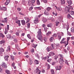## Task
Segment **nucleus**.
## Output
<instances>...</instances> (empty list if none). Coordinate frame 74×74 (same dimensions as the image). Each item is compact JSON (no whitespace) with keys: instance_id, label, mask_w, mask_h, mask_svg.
Listing matches in <instances>:
<instances>
[{"instance_id":"nucleus-1","label":"nucleus","mask_w":74,"mask_h":74,"mask_svg":"<svg viewBox=\"0 0 74 74\" xmlns=\"http://www.w3.org/2000/svg\"><path fill=\"white\" fill-rule=\"evenodd\" d=\"M37 33L38 34L37 36V37L39 40L41 42H42V36L41 35V34H42V33H41V29H39Z\"/></svg>"},{"instance_id":"nucleus-2","label":"nucleus","mask_w":74,"mask_h":74,"mask_svg":"<svg viewBox=\"0 0 74 74\" xmlns=\"http://www.w3.org/2000/svg\"><path fill=\"white\" fill-rule=\"evenodd\" d=\"M65 8H67V9H68V12H70V14H71V15H73V14H74V12L73 11H70V8H71L72 9V10H73V8L71 6H70V8H68L67 6H66L65 7Z\"/></svg>"},{"instance_id":"nucleus-3","label":"nucleus","mask_w":74,"mask_h":74,"mask_svg":"<svg viewBox=\"0 0 74 74\" xmlns=\"http://www.w3.org/2000/svg\"><path fill=\"white\" fill-rule=\"evenodd\" d=\"M34 23L36 24L38 23V18H36L34 20Z\"/></svg>"},{"instance_id":"nucleus-4","label":"nucleus","mask_w":74,"mask_h":74,"mask_svg":"<svg viewBox=\"0 0 74 74\" xmlns=\"http://www.w3.org/2000/svg\"><path fill=\"white\" fill-rule=\"evenodd\" d=\"M56 70H60L62 69L61 66H58L55 67Z\"/></svg>"},{"instance_id":"nucleus-5","label":"nucleus","mask_w":74,"mask_h":74,"mask_svg":"<svg viewBox=\"0 0 74 74\" xmlns=\"http://www.w3.org/2000/svg\"><path fill=\"white\" fill-rule=\"evenodd\" d=\"M52 49H52L51 47L50 46L47 47L46 49V50L48 52H49L50 51H51V50H52Z\"/></svg>"},{"instance_id":"nucleus-6","label":"nucleus","mask_w":74,"mask_h":74,"mask_svg":"<svg viewBox=\"0 0 74 74\" xmlns=\"http://www.w3.org/2000/svg\"><path fill=\"white\" fill-rule=\"evenodd\" d=\"M44 14L45 15H46V16H48L49 14V12H48L47 10H45Z\"/></svg>"},{"instance_id":"nucleus-7","label":"nucleus","mask_w":74,"mask_h":74,"mask_svg":"<svg viewBox=\"0 0 74 74\" xmlns=\"http://www.w3.org/2000/svg\"><path fill=\"white\" fill-rule=\"evenodd\" d=\"M60 63L61 64H63L64 62V60H63V59H62V58H60Z\"/></svg>"},{"instance_id":"nucleus-8","label":"nucleus","mask_w":74,"mask_h":74,"mask_svg":"<svg viewBox=\"0 0 74 74\" xmlns=\"http://www.w3.org/2000/svg\"><path fill=\"white\" fill-rule=\"evenodd\" d=\"M2 63L3 64L1 65V66L4 68H6L7 67V65L5 64V63L3 62Z\"/></svg>"},{"instance_id":"nucleus-9","label":"nucleus","mask_w":74,"mask_h":74,"mask_svg":"<svg viewBox=\"0 0 74 74\" xmlns=\"http://www.w3.org/2000/svg\"><path fill=\"white\" fill-rule=\"evenodd\" d=\"M55 54L53 52H50L49 53V56H53V55H55Z\"/></svg>"},{"instance_id":"nucleus-10","label":"nucleus","mask_w":74,"mask_h":74,"mask_svg":"<svg viewBox=\"0 0 74 74\" xmlns=\"http://www.w3.org/2000/svg\"><path fill=\"white\" fill-rule=\"evenodd\" d=\"M65 40V38H63L61 42H60V43H61V44H63V43H66V42H63V41H64Z\"/></svg>"},{"instance_id":"nucleus-11","label":"nucleus","mask_w":74,"mask_h":74,"mask_svg":"<svg viewBox=\"0 0 74 74\" xmlns=\"http://www.w3.org/2000/svg\"><path fill=\"white\" fill-rule=\"evenodd\" d=\"M8 58H9V56H5L4 57L5 60H6V61H8Z\"/></svg>"},{"instance_id":"nucleus-12","label":"nucleus","mask_w":74,"mask_h":74,"mask_svg":"<svg viewBox=\"0 0 74 74\" xmlns=\"http://www.w3.org/2000/svg\"><path fill=\"white\" fill-rule=\"evenodd\" d=\"M58 38L59 40H60L61 38H62V36L61 34L60 33H58Z\"/></svg>"},{"instance_id":"nucleus-13","label":"nucleus","mask_w":74,"mask_h":74,"mask_svg":"<svg viewBox=\"0 0 74 74\" xmlns=\"http://www.w3.org/2000/svg\"><path fill=\"white\" fill-rule=\"evenodd\" d=\"M60 3L61 4H65V0H60Z\"/></svg>"},{"instance_id":"nucleus-14","label":"nucleus","mask_w":74,"mask_h":74,"mask_svg":"<svg viewBox=\"0 0 74 74\" xmlns=\"http://www.w3.org/2000/svg\"><path fill=\"white\" fill-rule=\"evenodd\" d=\"M67 1L69 5H71L72 4V1L71 0Z\"/></svg>"},{"instance_id":"nucleus-15","label":"nucleus","mask_w":74,"mask_h":74,"mask_svg":"<svg viewBox=\"0 0 74 74\" xmlns=\"http://www.w3.org/2000/svg\"><path fill=\"white\" fill-rule=\"evenodd\" d=\"M0 37H2V38H4L5 37V36L2 33H0Z\"/></svg>"},{"instance_id":"nucleus-16","label":"nucleus","mask_w":74,"mask_h":74,"mask_svg":"<svg viewBox=\"0 0 74 74\" xmlns=\"http://www.w3.org/2000/svg\"><path fill=\"white\" fill-rule=\"evenodd\" d=\"M20 20H18L16 22V23L18 24L19 26H21V23H20Z\"/></svg>"},{"instance_id":"nucleus-17","label":"nucleus","mask_w":74,"mask_h":74,"mask_svg":"<svg viewBox=\"0 0 74 74\" xmlns=\"http://www.w3.org/2000/svg\"><path fill=\"white\" fill-rule=\"evenodd\" d=\"M42 21L44 23H45V22L47 21V19L46 18H44L42 20Z\"/></svg>"},{"instance_id":"nucleus-18","label":"nucleus","mask_w":74,"mask_h":74,"mask_svg":"<svg viewBox=\"0 0 74 74\" xmlns=\"http://www.w3.org/2000/svg\"><path fill=\"white\" fill-rule=\"evenodd\" d=\"M10 3V0H7L6 2L5 3L6 5H7Z\"/></svg>"},{"instance_id":"nucleus-19","label":"nucleus","mask_w":74,"mask_h":74,"mask_svg":"<svg viewBox=\"0 0 74 74\" xmlns=\"http://www.w3.org/2000/svg\"><path fill=\"white\" fill-rule=\"evenodd\" d=\"M32 4V1H31V0H29L28 1V5L29 6H30Z\"/></svg>"},{"instance_id":"nucleus-20","label":"nucleus","mask_w":74,"mask_h":74,"mask_svg":"<svg viewBox=\"0 0 74 74\" xmlns=\"http://www.w3.org/2000/svg\"><path fill=\"white\" fill-rule=\"evenodd\" d=\"M21 23L23 25H25V21L24 20H22L21 21Z\"/></svg>"},{"instance_id":"nucleus-21","label":"nucleus","mask_w":74,"mask_h":74,"mask_svg":"<svg viewBox=\"0 0 74 74\" xmlns=\"http://www.w3.org/2000/svg\"><path fill=\"white\" fill-rule=\"evenodd\" d=\"M51 45L52 47V48H51L52 49H55V44H51Z\"/></svg>"},{"instance_id":"nucleus-22","label":"nucleus","mask_w":74,"mask_h":74,"mask_svg":"<svg viewBox=\"0 0 74 74\" xmlns=\"http://www.w3.org/2000/svg\"><path fill=\"white\" fill-rule=\"evenodd\" d=\"M10 49L11 48H10V46H8V49L6 50L7 52H8V51L10 52Z\"/></svg>"},{"instance_id":"nucleus-23","label":"nucleus","mask_w":74,"mask_h":74,"mask_svg":"<svg viewBox=\"0 0 74 74\" xmlns=\"http://www.w3.org/2000/svg\"><path fill=\"white\" fill-rule=\"evenodd\" d=\"M70 37H69L67 38V42H66L67 43L66 44V45H68V44H69V40H70Z\"/></svg>"},{"instance_id":"nucleus-24","label":"nucleus","mask_w":74,"mask_h":74,"mask_svg":"<svg viewBox=\"0 0 74 74\" xmlns=\"http://www.w3.org/2000/svg\"><path fill=\"white\" fill-rule=\"evenodd\" d=\"M56 7L57 9V10H58V11H62V8L61 7H60V8H57V7H56Z\"/></svg>"},{"instance_id":"nucleus-25","label":"nucleus","mask_w":74,"mask_h":74,"mask_svg":"<svg viewBox=\"0 0 74 74\" xmlns=\"http://www.w3.org/2000/svg\"><path fill=\"white\" fill-rule=\"evenodd\" d=\"M53 40H54V38L53 37H51L49 39L50 41L51 42H52Z\"/></svg>"},{"instance_id":"nucleus-26","label":"nucleus","mask_w":74,"mask_h":74,"mask_svg":"<svg viewBox=\"0 0 74 74\" xmlns=\"http://www.w3.org/2000/svg\"><path fill=\"white\" fill-rule=\"evenodd\" d=\"M47 26L48 27H51L52 26V24L50 23L49 24H48Z\"/></svg>"},{"instance_id":"nucleus-27","label":"nucleus","mask_w":74,"mask_h":74,"mask_svg":"<svg viewBox=\"0 0 74 74\" xmlns=\"http://www.w3.org/2000/svg\"><path fill=\"white\" fill-rule=\"evenodd\" d=\"M34 62L35 63H36V64H39V62H38V61L36 60H35Z\"/></svg>"},{"instance_id":"nucleus-28","label":"nucleus","mask_w":74,"mask_h":74,"mask_svg":"<svg viewBox=\"0 0 74 74\" xmlns=\"http://www.w3.org/2000/svg\"><path fill=\"white\" fill-rule=\"evenodd\" d=\"M67 17L68 18H69V19H70V18H72L71 16L69 14H68L67 16Z\"/></svg>"},{"instance_id":"nucleus-29","label":"nucleus","mask_w":74,"mask_h":74,"mask_svg":"<svg viewBox=\"0 0 74 74\" xmlns=\"http://www.w3.org/2000/svg\"><path fill=\"white\" fill-rule=\"evenodd\" d=\"M5 72L6 73H7V74H10V71L8 70H5Z\"/></svg>"},{"instance_id":"nucleus-30","label":"nucleus","mask_w":74,"mask_h":74,"mask_svg":"<svg viewBox=\"0 0 74 74\" xmlns=\"http://www.w3.org/2000/svg\"><path fill=\"white\" fill-rule=\"evenodd\" d=\"M58 56H60V57H61V58L62 59H63V55L62 54H59L58 55Z\"/></svg>"},{"instance_id":"nucleus-31","label":"nucleus","mask_w":74,"mask_h":74,"mask_svg":"<svg viewBox=\"0 0 74 74\" xmlns=\"http://www.w3.org/2000/svg\"><path fill=\"white\" fill-rule=\"evenodd\" d=\"M5 42V40H3L0 41V44H2Z\"/></svg>"},{"instance_id":"nucleus-32","label":"nucleus","mask_w":74,"mask_h":74,"mask_svg":"<svg viewBox=\"0 0 74 74\" xmlns=\"http://www.w3.org/2000/svg\"><path fill=\"white\" fill-rule=\"evenodd\" d=\"M36 3L37 5H40V2L39 0H37Z\"/></svg>"},{"instance_id":"nucleus-33","label":"nucleus","mask_w":74,"mask_h":74,"mask_svg":"<svg viewBox=\"0 0 74 74\" xmlns=\"http://www.w3.org/2000/svg\"><path fill=\"white\" fill-rule=\"evenodd\" d=\"M65 64H67L68 66L69 65V63H68V61H67V60H65Z\"/></svg>"},{"instance_id":"nucleus-34","label":"nucleus","mask_w":74,"mask_h":74,"mask_svg":"<svg viewBox=\"0 0 74 74\" xmlns=\"http://www.w3.org/2000/svg\"><path fill=\"white\" fill-rule=\"evenodd\" d=\"M6 37L8 38H11V35L10 34H8L6 35Z\"/></svg>"},{"instance_id":"nucleus-35","label":"nucleus","mask_w":74,"mask_h":74,"mask_svg":"<svg viewBox=\"0 0 74 74\" xmlns=\"http://www.w3.org/2000/svg\"><path fill=\"white\" fill-rule=\"evenodd\" d=\"M51 32L49 31L48 33L46 34L47 36H49V34H51Z\"/></svg>"},{"instance_id":"nucleus-36","label":"nucleus","mask_w":74,"mask_h":74,"mask_svg":"<svg viewBox=\"0 0 74 74\" xmlns=\"http://www.w3.org/2000/svg\"><path fill=\"white\" fill-rule=\"evenodd\" d=\"M10 56L11 58L12 59V60H14V56L12 55H11Z\"/></svg>"},{"instance_id":"nucleus-37","label":"nucleus","mask_w":74,"mask_h":74,"mask_svg":"<svg viewBox=\"0 0 74 74\" xmlns=\"http://www.w3.org/2000/svg\"><path fill=\"white\" fill-rule=\"evenodd\" d=\"M8 33V31L7 30V29H5V34H7V33Z\"/></svg>"},{"instance_id":"nucleus-38","label":"nucleus","mask_w":74,"mask_h":74,"mask_svg":"<svg viewBox=\"0 0 74 74\" xmlns=\"http://www.w3.org/2000/svg\"><path fill=\"white\" fill-rule=\"evenodd\" d=\"M30 23H28L27 24V27L28 29L30 28Z\"/></svg>"},{"instance_id":"nucleus-39","label":"nucleus","mask_w":74,"mask_h":74,"mask_svg":"<svg viewBox=\"0 0 74 74\" xmlns=\"http://www.w3.org/2000/svg\"><path fill=\"white\" fill-rule=\"evenodd\" d=\"M46 10H47V11H50V10H51V8H49V7H48L47 8Z\"/></svg>"},{"instance_id":"nucleus-40","label":"nucleus","mask_w":74,"mask_h":74,"mask_svg":"<svg viewBox=\"0 0 74 74\" xmlns=\"http://www.w3.org/2000/svg\"><path fill=\"white\" fill-rule=\"evenodd\" d=\"M67 27V25L66 24H64L63 26V28H64V29H65V28H66Z\"/></svg>"},{"instance_id":"nucleus-41","label":"nucleus","mask_w":74,"mask_h":74,"mask_svg":"<svg viewBox=\"0 0 74 74\" xmlns=\"http://www.w3.org/2000/svg\"><path fill=\"white\" fill-rule=\"evenodd\" d=\"M56 26H58V25H59V22H58V21H57L56 22Z\"/></svg>"},{"instance_id":"nucleus-42","label":"nucleus","mask_w":74,"mask_h":74,"mask_svg":"<svg viewBox=\"0 0 74 74\" xmlns=\"http://www.w3.org/2000/svg\"><path fill=\"white\" fill-rule=\"evenodd\" d=\"M27 37H28L29 38V39H31V37L30 36V34H28L27 35Z\"/></svg>"},{"instance_id":"nucleus-43","label":"nucleus","mask_w":74,"mask_h":74,"mask_svg":"<svg viewBox=\"0 0 74 74\" xmlns=\"http://www.w3.org/2000/svg\"><path fill=\"white\" fill-rule=\"evenodd\" d=\"M53 37H57V34H54L53 35Z\"/></svg>"},{"instance_id":"nucleus-44","label":"nucleus","mask_w":74,"mask_h":74,"mask_svg":"<svg viewBox=\"0 0 74 74\" xmlns=\"http://www.w3.org/2000/svg\"><path fill=\"white\" fill-rule=\"evenodd\" d=\"M71 31L72 32L74 33V28H71Z\"/></svg>"},{"instance_id":"nucleus-45","label":"nucleus","mask_w":74,"mask_h":74,"mask_svg":"<svg viewBox=\"0 0 74 74\" xmlns=\"http://www.w3.org/2000/svg\"><path fill=\"white\" fill-rule=\"evenodd\" d=\"M35 56L36 57H37L38 59L40 58V57H39V56L38 55V54H36L35 55Z\"/></svg>"},{"instance_id":"nucleus-46","label":"nucleus","mask_w":74,"mask_h":74,"mask_svg":"<svg viewBox=\"0 0 74 74\" xmlns=\"http://www.w3.org/2000/svg\"><path fill=\"white\" fill-rule=\"evenodd\" d=\"M36 8L38 10H41V8H40V7H36Z\"/></svg>"},{"instance_id":"nucleus-47","label":"nucleus","mask_w":74,"mask_h":74,"mask_svg":"<svg viewBox=\"0 0 74 74\" xmlns=\"http://www.w3.org/2000/svg\"><path fill=\"white\" fill-rule=\"evenodd\" d=\"M32 3H35V2L36 1V0H32L31 1Z\"/></svg>"},{"instance_id":"nucleus-48","label":"nucleus","mask_w":74,"mask_h":74,"mask_svg":"<svg viewBox=\"0 0 74 74\" xmlns=\"http://www.w3.org/2000/svg\"><path fill=\"white\" fill-rule=\"evenodd\" d=\"M1 52H3L4 51V49L3 48H1Z\"/></svg>"},{"instance_id":"nucleus-49","label":"nucleus","mask_w":74,"mask_h":74,"mask_svg":"<svg viewBox=\"0 0 74 74\" xmlns=\"http://www.w3.org/2000/svg\"><path fill=\"white\" fill-rule=\"evenodd\" d=\"M57 58H58V56H56L54 57V59L56 60Z\"/></svg>"},{"instance_id":"nucleus-50","label":"nucleus","mask_w":74,"mask_h":74,"mask_svg":"<svg viewBox=\"0 0 74 74\" xmlns=\"http://www.w3.org/2000/svg\"><path fill=\"white\" fill-rule=\"evenodd\" d=\"M29 60H30V63H31V64H30V65H31V64H32L33 63V61H32V60L30 59H29Z\"/></svg>"},{"instance_id":"nucleus-51","label":"nucleus","mask_w":74,"mask_h":74,"mask_svg":"<svg viewBox=\"0 0 74 74\" xmlns=\"http://www.w3.org/2000/svg\"><path fill=\"white\" fill-rule=\"evenodd\" d=\"M51 20L52 22H55V19H54V18H52L51 19Z\"/></svg>"},{"instance_id":"nucleus-52","label":"nucleus","mask_w":74,"mask_h":74,"mask_svg":"<svg viewBox=\"0 0 74 74\" xmlns=\"http://www.w3.org/2000/svg\"><path fill=\"white\" fill-rule=\"evenodd\" d=\"M51 73H55V72H54V70H53V69H51Z\"/></svg>"},{"instance_id":"nucleus-53","label":"nucleus","mask_w":74,"mask_h":74,"mask_svg":"<svg viewBox=\"0 0 74 74\" xmlns=\"http://www.w3.org/2000/svg\"><path fill=\"white\" fill-rule=\"evenodd\" d=\"M67 34H68V35H69V36H71V33H70L68 31H67Z\"/></svg>"},{"instance_id":"nucleus-54","label":"nucleus","mask_w":74,"mask_h":74,"mask_svg":"<svg viewBox=\"0 0 74 74\" xmlns=\"http://www.w3.org/2000/svg\"><path fill=\"white\" fill-rule=\"evenodd\" d=\"M51 60H52V59H49L47 60V62H49V63H50V62H51L50 61H51Z\"/></svg>"},{"instance_id":"nucleus-55","label":"nucleus","mask_w":74,"mask_h":74,"mask_svg":"<svg viewBox=\"0 0 74 74\" xmlns=\"http://www.w3.org/2000/svg\"><path fill=\"white\" fill-rule=\"evenodd\" d=\"M17 10L18 11H20L21 10V8H17Z\"/></svg>"},{"instance_id":"nucleus-56","label":"nucleus","mask_w":74,"mask_h":74,"mask_svg":"<svg viewBox=\"0 0 74 74\" xmlns=\"http://www.w3.org/2000/svg\"><path fill=\"white\" fill-rule=\"evenodd\" d=\"M49 68H50V65L48 64L47 65V69L48 70V69H49Z\"/></svg>"},{"instance_id":"nucleus-57","label":"nucleus","mask_w":74,"mask_h":74,"mask_svg":"<svg viewBox=\"0 0 74 74\" xmlns=\"http://www.w3.org/2000/svg\"><path fill=\"white\" fill-rule=\"evenodd\" d=\"M19 14H20V15H24V14L22 13L21 12H19Z\"/></svg>"},{"instance_id":"nucleus-58","label":"nucleus","mask_w":74,"mask_h":74,"mask_svg":"<svg viewBox=\"0 0 74 74\" xmlns=\"http://www.w3.org/2000/svg\"><path fill=\"white\" fill-rule=\"evenodd\" d=\"M33 10V7H31L29 8V11H32Z\"/></svg>"},{"instance_id":"nucleus-59","label":"nucleus","mask_w":74,"mask_h":74,"mask_svg":"<svg viewBox=\"0 0 74 74\" xmlns=\"http://www.w3.org/2000/svg\"><path fill=\"white\" fill-rule=\"evenodd\" d=\"M7 29H6L8 30H9V25H7Z\"/></svg>"},{"instance_id":"nucleus-60","label":"nucleus","mask_w":74,"mask_h":74,"mask_svg":"<svg viewBox=\"0 0 74 74\" xmlns=\"http://www.w3.org/2000/svg\"><path fill=\"white\" fill-rule=\"evenodd\" d=\"M16 35L18 36L19 35V33H18V32H16Z\"/></svg>"},{"instance_id":"nucleus-61","label":"nucleus","mask_w":74,"mask_h":74,"mask_svg":"<svg viewBox=\"0 0 74 74\" xmlns=\"http://www.w3.org/2000/svg\"><path fill=\"white\" fill-rule=\"evenodd\" d=\"M3 10H4V11H5V10H7V8L5 7H3Z\"/></svg>"},{"instance_id":"nucleus-62","label":"nucleus","mask_w":74,"mask_h":74,"mask_svg":"<svg viewBox=\"0 0 74 74\" xmlns=\"http://www.w3.org/2000/svg\"><path fill=\"white\" fill-rule=\"evenodd\" d=\"M4 19L5 22H7V18H4Z\"/></svg>"},{"instance_id":"nucleus-63","label":"nucleus","mask_w":74,"mask_h":74,"mask_svg":"<svg viewBox=\"0 0 74 74\" xmlns=\"http://www.w3.org/2000/svg\"><path fill=\"white\" fill-rule=\"evenodd\" d=\"M56 62H53L52 63V65L53 66V65H55V64Z\"/></svg>"},{"instance_id":"nucleus-64","label":"nucleus","mask_w":74,"mask_h":74,"mask_svg":"<svg viewBox=\"0 0 74 74\" xmlns=\"http://www.w3.org/2000/svg\"><path fill=\"white\" fill-rule=\"evenodd\" d=\"M43 2L45 3H47V0H44Z\"/></svg>"}]
</instances>
